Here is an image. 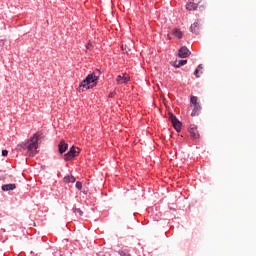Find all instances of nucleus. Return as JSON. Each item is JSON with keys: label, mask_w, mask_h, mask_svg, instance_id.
<instances>
[{"label": "nucleus", "mask_w": 256, "mask_h": 256, "mask_svg": "<svg viewBox=\"0 0 256 256\" xmlns=\"http://www.w3.org/2000/svg\"><path fill=\"white\" fill-rule=\"evenodd\" d=\"M39 139L37 134H34L27 142H22L16 146L17 151L28 150L29 157H35L39 153Z\"/></svg>", "instance_id": "1"}, {"label": "nucleus", "mask_w": 256, "mask_h": 256, "mask_svg": "<svg viewBox=\"0 0 256 256\" xmlns=\"http://www.w3.org/2000/svg\"><path fill=\"white\" fill-rule=\"evenodd\" d=\"M99 75H101V71L96 70L95 72L89 74L79 85L78 91L83 93L89 89H93L99 81Z\"/></svg>", "instance_id": "2"}, {"label": "nucleus", "mask_w": 256, "mask_h": 256, "mask_svg": "<svg viewBox=\"0 0 256 256\" xmlns=\"http://www.w3.org/2000/svg\"><path fill=\"white\" fill-rule=\"evenodd\" d=\"M168 117H169V120L171 121L175 131H177V133H179L181 131V127L183 126L181 121H179V119H177V116L173 115V113H171V112L168 113Z\"/></svg>", "instance_id": "3"}, {"label": "nucleus", "mask_w": 256, "mask_h": 256, "mask_svg": "<svg viewBox=\"0 0 256 256\" xmlns=\"http://www.w3.org/2000/svg\"><path fill=\"white\" fill-rule=\"evenodd\" d=\"M80 150L78 147L72 146L70 150L64 155L65 161H71L73 157H77L79 155Z\"/></svg>", "instance_id": "4"}, {"label": "nucleus", "mask_w": 256, "mask_h": 256, "mask_svg": "<svg viewBox=\"0 0 256 256\" xmlns=\"http://www.w3.org/2000/svg\"><path fill=\"white\" fill-rule=\"evenodd\" d=\"M129 81H131V77H129L127 73H124L123 75H118L116 77V83L118 85H123L125 83H129Z\"/></svg>", "instance_id": "5"}, {"label": "nucleus", "mask_w": 256, "mask_h": 256, "mask_svg": "<svg viewBox=\"0 0 256 256\" xmlns=\"http://www.w3.org/2000/svg\"><path fill=\"white\" fill-rule=\"evenodd\" d=\"M189 55H191V51H189L187 47L183 46L179 49L178 56L181 59H186V57H189Z\"/></svg>", "instance_id": "6"}, {"label": "nucleus", "mask_w": 256, "mask_h": 256, "mask_svg": "<svg viewBox=\"0 0 256 256\" xmlns=\"http://www.w3.org/2000/svg\"><path fill=\"white\" fill-rule=\"evenodd\" d=\"M188 131L192 139H199V131H197V126H195L194 124L190 125Z\"/></svg>", "instance_id": "7"}, {"label": "nucleus", "mask_w": 256, "mask_h": 256, "mask_svg": "<svg viewBox=\"0 0 256 256\" xmlns=\"http://www.w3.org/2000/svg\"><path fill=\"white\" fill-rule=\"evenodd\" d=\"M68 148L69 144L65 143V140H62L58 145L59 153L61 154L65 153V151H67Z\"/></svg>", "instance_id": "8"}, {"label": "nucleus", "mask_w": 256, "mask_h": 256, "mask_svg": "<svg viewBox=\"0 0 256 256\" xmlns=\"http://www.w3.org/2000/svg\"><path fill=\"white\" fill-rule=\"evenodd\" d=\"M197 7H199V4H196L195 2H188L186 4V9L188 11H197Z\"/></svg>", "instance_id": "9"}, {"label": "nucleus", "mask_w": 256, "mask_h": 256, "mask_svg": "<svg viewBox=\"0 0 256 256\" xmlns=\"http://www.w3.org/2000/svg\"><path fill=\"white\" fill-rule=\"evenodd\" d=\"M172 35L176 37L177 39H182L183 38V32L179 28H174L172 30Z\"/></svg>", "instance_id": "10"}, {"label": "nucleus", "mask_w": 256, "mask_h": 256, "mask_svg": "<svg viewBox=\"0 0 256 256\" xmlns=\"http://www.w3.org/2000/svg\"><path fill=\"white\" fill-rule=\"evenodd\" d=\"M17 186L15 184H5L2 186V191H14Z\"/></svg>", "instance_id": "11"}, {"label": "nucleus", "mask_w": 256, "mask_h": 256, "mask_svg": "<svg viewBox=\"0 0 256 256\" xmlns=\"http://www.w3.org/2000/svg\"><path fill=\"white\" fill-rule=\"evenodd\" d=\"M191 33H194L195 35L199 34V23L195 22L190 27Z\"/></svg>", "instance_id": "12"}, {"label": "nucleus", "mask_w": 256, "mask_h": 256, "mask_svg": "<svg viewBox=\"0 0 256 256\" xmlns=\"http://www.w3.org/2000/svg\"><path fill=\"white\" fill-rule=\"evenodd\" d=\"M201 111V105L198 104H193V111L191 113L192 117H195L197 115V112Z\"/></svg>", "instance_id": "13"}, {"label": "nucleus", "mask_w": 256, "mask_h": 256, "mask_svg": "<svg viewBox=\"0 0 256 256\" xmlns=\"http://www.w3.org/2000/svg\"><path fill=\"white\" fill-rule=\"evenodd\" d=\"M64 183H75V176L73 175L65 176Z\"/></svg>", "instance_id": "14"}, {"label": "nucleus", "mask_w": 256, "mask_h": 256, "mask_svg": "<svg viewBox=\"0 0 256 256\" xmlns=\"http://www.w3.org/2000/svg\"><path fill=\"white\" fill-rule=\"evenodd\" d=\"M183 65H187V60H179L174 62V67L176 68L183 67Z\"/></svg>", "instance_id": "15"}, {"label": "nucleus", "mask_w": 256, "mask_h": 256, "mask_svg": "<svg viewBox=\"0 0 256 256\" xmlns=\"http://www.w3.org/2000/svg\"><path fill=\"white\" fill-rule=\"evenodd\" d=\"M203 69V65H198V68L194 71L195 77H199V70Z\"/></svg>", "instance_id": "16"}, {"label": "nucleus", "mask_w": 256, "mask_h": 256, "mask_svg": "<svg viewBox=\"0 0 256 256\" xmlns=\"http://www.w3.org/2000/svg\"><path fill=\"white\" fill-rule=\"evenodd\" d=\"M190 103H192V105H197L199 103V102H197V97L196 96H191Z\"/></svg>", "instance_id": "17"}, {"label": "nucleus", "mask_w": 256, "mask_h": 256, "mask_svg": "<svg viewBox=\"0 0 256 256\" xmlns=\"http://www.w3.org/2000/svg\"><path fill=\"white\" fill-rule=\"evenodd\" d=\"M73 211H74V213H78V215L80 216V217H83V212H82V210L80 209V208H74L73 209Z\"/></svg>", "instance_id": "18"}, {"label": "nucleus", "mask_w": 256, "mask_h": 256, "mask_svg": "<svg viewBox=\"0 0 256 256\" xmlns=\"http://www.w3.org/2000/svg\"><path fill=\"white\" fill-rule=\"evenodd\" d=\"M75 187H76V189H78L79 191H81V189H83V184H82L80 181H78V182H76Z\"/></svg>", "instance_id": "19"}, {"label": "nucleus", "mask_w": 256, "mask_h": 256, "mask_svg": "<svg viewBox=\"0 0 256 256\" xmlns=\"http://www.w3.org/2000/svg\"><path fill=\"white\" fill-rule=\"evenodd\" d=\"M120 256H127V252L125 250L118 251Z\"/></svg>", "instance_id": "20"}, {"label": "nucleus", "mask_w": 256, "mask_h": 256, "mask_svg": "<svg viewBox=\"0 0 256 256\" xmlns=\"http://www.w3.org/2000/svg\"><path fill=\"white\" fill-rule=\"evenodd\" d=\"M7 155H9V151L2 150V157H7Z\"/></svg>", "instance_id": "21"}, {"label": "nucleus", "mask_w": 256, "mask_h": 256, "mask_svg": "<svg viewBox=\"0 0 256 256\" xmlns=\"http://www.w3.org/2000/svg\"><path fill=\"white\" fill-rule=\"evenodd\" d=\"M121 49H122V51H125L127 53V45H122Z\"/></svg>", "instance_id": "22"}, {"label": "nucleus", "mask_w": 256, "mask_h": 256, "mask_svg": "<svg viewBox=\"0 0 256 256\" xmlns=\"http://www.w3.org/2000/svg\"><path fill=\"white\" fill-rule=\"evenodd\" d=\"M108 97L112 98V97H115V93L114 92H111Z\"/></svg>", "instance_id": "23"}, {"label": "nucleus", "mask_w": 256, "mask_h": 256, "mask_svg": "<svg viewBox=\"0 0 256 256\" xmlns=\"http://www.w3.org/2000/svg\"><path fill=\"white\" fill-rule=\"evenodd\" d=\"M87 49H91V43H88V45L86 46Z\"/></svg>", "instance_id": "24"}, {"label": "nucleus", "mask_w": 256, "mask_h": 256, "mask_svg": "<svg viewBox=\"0 0 256 256\" xmlns=\"http://www.w3.org/2000/svg\"><path fill=\"white\" fill-rule=\"evenodd\" d=\"M167 38L171 40V34H167Z\"/></svg>", "instance_id": "25"}]
</instances>
